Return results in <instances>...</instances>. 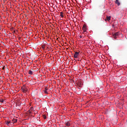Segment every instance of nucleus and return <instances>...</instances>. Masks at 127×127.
Listing matches in <instances>:
<instances>
[{"label": "nucleus", "instance_id": "obj_1", "mask_svg": "<svg viewBox=\"0 0 127 127\" xmlns=\"http://www.w3.org/2000/svg\"><path fill=\"white\" fill-rule=\"evenodd\" d=\"M113 38H114V39H117V38H118V37H119V36H120V32H116L115 34H114L113 35Z\"/></svg>", "mask_w": 127, "mask_h": 127}, {"label": "nucleus", "instance_id": "obj_2", "mask_svg": "<svg viewBox=\"0 0 127 127\" xmlns=\"http://www.w3.org/2000/svg\"><path fill=\"white\" fill-rule=\"evenodd\" d=\"M21 90L23 93H26L27 91L28 90L27 89V87L25 86H23V87H21Z\"/></svg>", "mask_w": 127, "mask_h": 127}, {"label": "nucleus", "instance_id": "obj_3", "mask_svg": "<svg viewBox=\"0 0 127 127\" xmlns=\"http://www.w3.org/2000/svg\"><path fill=\"white\" fill-rule=\"evenodd\" d=\"M78 56H79V52H75L73 56L74 58H78Z\"/></svg>", "mask_w": 127, "mask_h": 127}, {"label": "nucleus", "instance_id": "obj_4", "mask_svg": "<svg viewBox=\"0 0 127 127\" xmlns=\"http://www.w3.org/2000/svg\"><path fill=\"white\" fill-rule=\"evenodd\" d=\"M82 29L83 30V32H86V31H87V27H86V25L84 24L83 25Z\"/></svg>", "mask_w": 127, "mask_h": 127}, {"label": "nucleus", "instance_id": "obj_5", "mask_svg": "<svg viewBox=\"0 0 127 127\" xmlns=\"http://www.w3.org/2000/svg\"><path fill=\"white\" fill-rule=\"evenodd\" d=\"M64 125H65V126H66L67 127H70L71 123H70L69 122H65Z\"/></svg>", "mask_w": 127, "mask_h": 127}, {"label": "nucleus", "instance_id": "obj_6", "mask_svg": "<svg viewBox=\"0 0 127 127\" xmlns=\"http://www.w3.org/2000/svg\"><path fill=\"white\" fill-rule=\"evenodd\" d=\"M112 17L111 16H107L106 17V18L105 19V21H110V20H111V18Z\"/></svg>", "mask_w": 127, "mask_h": 127}, {"label": "nucleus", "instance_id": "obj_7", "mask_svg": "<svg viewBox=\"0 0 127 127\" xmlns=\"http://www.w3.org/2000/svg\"><path fill=\"white\" fill-rule=\"evenodd\" d=\"M115 3H116L117 5H120L121 3H120V2L119 1V0H116L115 1Z\"/></svg>", "mask_w": 127, "mask_h": 127}, {"label": "nucleus", "instance_id": "obj_8", "mask_svg": "<svg viewBox=\"0 0 127 127\" xmlns=\"http://www.w3.org/2000/svg\"><path fill=\"white\" fill-rule=\"evenodd\" d=\"M48 90V88L47 87H45L44 93L45 94H48V92H47V90Z\"/></svg>", "mask_w": 127, "mask_h": 127}, {"label": "nucleus", "instance_id": "obj_9", "mask_svg": "<svg viewBox=\"0 0 127 127\" xmlns=\"http://www.w3.org/2000/svg\"><path fill=\"white\" fill-rule=\"evenodd\" d=\"M12 122H13V124H15V123L17 122V119H13Z\"/></svg>", "mask_w": 127, "mask_h": 127}, {"label": "nucleus", "instance_id": "obj_10", "mask_svg": "<svg viewBox=\"0 0 127 127\" xmlns=\"http://www.w3.org/2000/svg\"><path fill=\"white\" fill-rule=\"evenodd\" d=\"M5 123L7 126H9V124H10V121H6Z\"/></svg>", "mask_w": 127, "mask_h": 127}, {"label": "nucleus", "instance_id": "obj_11", "mask_svg": "<svg viewBox=\"0 0 127 127\" xmlns=\"http://www.w3.org/2000/svg\"><path fill=\"white\" fill-rule=\"evenodd\" d=\"M60 16H61V17H64V16L63 15V12H61Z\"/></svg>", "mask_w": 127, "mask_h": 127}, {"label": "nucleus", "instance_id": "obj_12", "mask_svg": "<svg viewBox=\"0 0 127 127\" xmlns=\"http://www.w3.org/2000/svg\"><path fill=\"white\" fill-rule=\"evenodd\" d=\"M29 74L30 75H32V74H33L32 71L29 70Z\"/></svg>", "mask_w": 127, "mask_h": 127}, {"label": "nucleus", "instance_id": "obj_13", "mask_svg": "<svg viewBox=\"0 0 127 127\" xmlns=\"http://www.w3.org/2000/svg\"><path fill=\"white\" fill-rule=\"evenodd\" d=\"M0 102L1 103H3L4 102V100L3 99H1V100H0Z\"/></svg>", "mask_w": 127, "mask_h": 127}, {"label": "nucleus", "instance_id": "obj_14", "mask_svg": "<svg viewBox=\"0 0 127 127\" xmlns=\"http://www.w3.org/2000/svg\"><path fill=\"white\" fill-rule=\"evenodd\" d=\"M43 118H44V120H46V119H47L46 116H45V115H43Z\"/></svg>", "mask_w": 127, "mask_h": 127}, {"label": "nucleus", "instance_id": "obj_15", "mask_svg": "<svg viewBox=\"0 0 127 127\" xmlns=\"http://www.w3.org/2000/svg\"><path fill=\"white\" fill-rule=\"evenodd\" d=\"M30 111H31L32 112V111H33V107H31L30 109Z\"/></svg>", "mask_w": 127, "mask_h": 127}, {"label": "nucleus", "instance_id": "obj_16", "mask_svg": "<svg viewBox=\"0 0 127 127\" xmlns=\"http://www.w3.org/2000/svg\"><path fill=\"white\" fill-rule=\"evenodd\" d=\"M31 112L32 111L30 110L28 111V112L30 114H31Z\"/></svg>", "mask_w": 127, "mask_h": 127}, {"label": "nucleus", "instance_id": "obj_17", "mask_svg": "<svg viewBox=\"0 0 127 127\" xmlns=\"http://www.w3.org/2000/svg\"><path fill=\"white\" fill-rule=\"evenodd\" d=\"M2 70H4V69H5V66H4L2 67Z\"/></svg>", "mask_w": 127, "mask_h": 127}, {"label": "nucleus", "instance_id": "obj_18", "mask_svg": "<svg viewBox=\"0 0 127 127\" xmlns=\"http://www.w3.org/2000/svg\"><path fill=\"white\" fill-rule=\"evenodd\" d=\"M12 33H15V31H13V32H12Z\"/></svg>", "mask_w": 127, "mask_h": 127}, {"label": "nucleus", "instance_id": "obj_19", "mask_svg": "<svg viewBox=\"0 0 127 127\" xmlns=\"http://www.w3.org/2000/svg\"><path fill=\"white\" fill-rule=\"evenodd\" d=\"M18 39H19V40L21 39V37H19Z\"/></svg>", "mask_w": 127, "mask_h": 127}, {"label": "nucleus", "instance_id": "obj_20", "mask_svg": "<svg viewBox=\"0 0 127 127\" xmlns=\"http://www.w3.org/2000/svg\"><path fill=\"white\" fill-rule=\"evenodd\" d=\"M57 40H59V38H58L57 39Z\"/></svg>", "mask_w": 127, "mask_h": 127}, {"label": "nucleus", "instance_id": "obj_21", "mask_svg": "<svg viewBox=\"0 0 127 127\" xmlns=\"http://www.w3.org/2000/svg\"><path fill=\"white\" fill-rule=\"evenodd\" d=\"M80 38H82V36H80Z\"/></svg>", "mask_w": 127, "mask_h": 127}, {"label": "nucleus", "instance_id": "obj_22", "mask_svg": "<svg viewBox=\"0 0 127 127\" xmlns=\"http://www.w3.org/2000/svg\"><path fill=\"white\" fill-rule=\"evenodd\" d=\"M42 48H44V47L43 46V47H42Z\"/></svg>", "mask_w": 127, "mask_h": 127}, {"label": "nucleus", "instance_id": "obj_23", "mask_svg": "<svg viewBox=\"0 0 127 127\" xmlns=\"http://www.w3.org/2000/svg\"><path fill=\"white\" fill-rule=\"evenodd\" d=\"M78 83H79V84H81V83H80V82H78Z\"/></svg>", "mask_w": 127, "mask_h": 127}]
</instances>
